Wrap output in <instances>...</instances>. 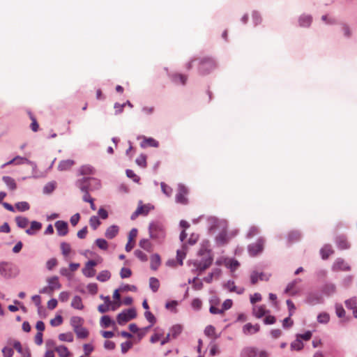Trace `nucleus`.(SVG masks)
Wrapping results in <instances>:
<instances>
[{
  "label": "nucleus",
  "instance_id": "f257e3e1",
  "mask_svg": "<svg viewBox=\"0 0 357 357\" xmlns=\"http://www.w3.org/2000/svg\"><path fill=\"white\" fill-rule=\"evenodd\" d=\"M209 248V242L205 241L202 243V248L199 251V255L202 256L201 260H196L194 266L199 271H204L207 269L213 262V257Z\"/></svg>",
  "mask_w": 357,
  "mask_h": 357
},
{
  "label": "nucleus",
  "instance_id": "f03ea898",
  "mask_svg": "<svg viewBox=\"0 0 357 357\" xmlns=\"http://www.w3.org/2000/svg\"><path fill=\"white\" fill-rule=\"evenodd\" d=\"M150 237L153 239L162 241L165 237V230L163 225L158 221L153 222L149 227Z\"/></svg>",
  "mask_w": 357,
  "mask_h": 357
},
{
  "label": "nucleus",
  "instance_id": "7ed1b4c3",
  "mask_svg": "<svg viewBox=\"0 0 357 357\" xmlns=\"http://www.w3.org/2000/svg\"><path fill=\"white\" fill-rule=\"evenodd\" d=\"M216 67L215 63L210 57L202 59L199 63V71L202 75H206L213 71Z\"/></svg>",
  "mask_w": 357,
  "mask_h": 357
},
{
  "label": "nucleus",
  "instance_id": "20e7f679",
  "mask_svg": "<svg viewBox=\"0 0 357 357\" xmlns=\"http://www.w3.org/2000/svg\"><path fill=\"white\" fill-rule=\"evenodd\" d=\"M89 182H93L95 183H98V181L93 178H84L82 181H79V188L80 190L84 192L83 196V200L86 202H89L91 200L93 199L91 197L88 191L89 190V186L86 185Z\"/></svg>",
  "mask_w": 357,
  "mask_h": 357
},
{
  "label": "nucleus",
  "instance_id": "39448f33",
  "mask_svg": "<svg viewBox=\"0 0 357 357\" xmlns=\"http://www.w3.org/2000/svg\"><path fill=\"white\" fill-rule=\"evenodd\" d=\"M137 312L135 309H128L119 313L117 316V321L120 325L124 324L128 321L135 318Z\"/></svg>",
  "mask_w": 357,
  "mask_h": 357
},
{
  "label": "nucleus",
  "instance_id": "423d86ee",
  "mask_svg": "<svg viewBox=\"0 0 357 357\" xmlns=\"http://www.w3.org/2000/svg\"><path fill=\"white\" fill-rule=\"evenodd\" d=\"M188 194V189L183 185H179L176 195V202L178 204L185 205L188 200L187 195Z\"/></svg>",
  "mask_w": 357,
  "mask_h": 357
},
{
  "label": "nucleus",
  "instance_id": "0eeeda50",
  "mask_svg": "<svg viewBox=\"0 0 357 357\" xmlns=\"http://www.w3.org/2000/svg\"><path fill=\"white\" fill-rule=\"evenodd\" d=\"M264 240L259 238L255 243L248 246V251L251 256L255 257L262 252L264 249Z\"/></svg>",
  "mask_w": 357,
  "mask_h": 357
},
{
  "label": "nucleus",
  "instance_id": "6e6552de",
  "mask_svg": "<svg viewBox=\"0 0 357 357\" xmlns=\"http://www.w3.org/2000/svg\"><path fill=\"white\" fill-rule=\"evenodd\" d=\"M271 277L270 274L264 273L263 272H258L257 271H253L250 273V282L251 284H256L259 280L261 281H268L269 280Z\"/></svg>",
  "mask_w": 357,
  "mask_h": 357
},
{
  "label": "nucleus",
  "instance_id": "1a4fd4ad",
  "mask_svg": "<svg viewBox=\"0 0 357 357\" xmlns=\"http://www.w3.org/2000/svg\"><path fill=\"white\" fill-rule=\"evenodd\" d=\"M98 264V261L95 260H90L85 264L84 268L82 269L83 274L88 278H92L96 274V270L93 268Z\"/></svg>",
  "mask_w": 357,
  "mask_h": 357
},
{
  "label": "nucleus",
  "instance_id": "9d476101",
  "mask_svg": "<svg viewBox=\"0 0 357 357\" xmlns=\"http://www.w3.org/2000/svg\"><path fill=\"white\" fill-rule=\"evenodd\" d=\"M55 227L59 236H64L68 233V223L63 220H58L55 222Z\"/></svg>",
  "mask_w": 357,
  "mask_h": 357
},
{
  "label": "nucleus",
  "instance_id": "9b49d317",
  "mask_svg": "<svg viewBox=\"0 0 357 357\" xmlns=\"http://www.w3.org/2000/svg\"><path fill=\"white\" fill-rule=\"evenodd\" d=\"M301 279H296L289 283L285 289V293L290 296L296 295L298 292V289L296 288V286L299 282H301Z\"/></svg>",
  "mask_w": 357,
  "mask_h": 357
},
{
  "label": "nucleus",
  "instance_id": "f8f14e48",
  "mask_svg": "<svg viewBox=\"0 0 357 357\" xmlns=\"http://www.w3.org/2000/svg\"><path fill=\"white\" fill-rule=\"evenodd\" d=\"M260 329V326L257 324L252 325L248 323L243 327V332L245 335H251L257 333Z\"/></svg>",
  "mask_w": 357,
  "mask_h": 357
},
{
  "label": "nucleus",
  "instance_id": "ddd939ff",
  "mask_svg": "<svg viewBox=\"0 0 357 357\" xmlns=\"http://www.w3.org/2000/svg\"><path fill=\"white\" fill-rule=\"evenodd\" d=\"M268 312L269 311L266 309L265 305H256L252 308L253 315L258 319L261 318Z\"/></svg>",
  "mask_w": 357,
  "mask_h": 357
},
{
  "label": "nucleus",
  "instance_id": "4468645a",
  "mask_svg": "<svg viewBox=\"0 0 357 357\" xmlns=\"http://www.w3.org/2000/svg\"><path fill=\"white\" fill-rule=\"evenodd\" d=\"M12 264L8 262H0V274L4 277L11 275Z\"/></svg>",
  "mask_w": 357,
  "mask_h": 357
},
{
  "label": "nucleus",
  "instance_id": "2eb2a0df",
  "mask_svg": "<svg viewBox=\"0 0 357 357\" xmlns=\"http://www.w3.org/2000/svg\"><path fill=\"white\" fill-rule=\"evenodd\" d=\"M119 227L116 225L109 226L105 231V236L108 239L114 238L118 234Z\"/></svg>",
  "mask_w": 357,
  "mask_h": 357
},
{
  "label": "nucleus",
  "instance_id": "dca6fc26",
  "mask_svg": "<svg viewBox=\"0 0 357 357\" xmlns=\"http://www.w3.org/2000/svg\"><path fill=\"white\" fill-rule=\"evenodd\" d=\"M47 282L48 283V286L53 290L59 289L61 287V284L59 281V278L57 276H52L47 278Z\"/></svg>",
  "mask_w": 357,
  "mask_h": 357
},
{
  "label": "nucleus",
  "instance_id": "f3484780",
  "mask_svg": "<svg viewBox=\"0 0 357 357\" xmlns=\"http://www.w3.org/2000/svg\"><path fill=\"white\" fill-rule=\"evenodd\" d=\"M41 228H42V224L40 222H37V221H32L31 222L30 228L26 229V233L28 235H33L37 231L40 230Z\"/></svg>",
  "mask_w": 357,
  "mask_h": 357
},
{
  "label": "nucleus",
  "instance_id": "a211bd4d",
  "mask_svg": "<svg viewBox=\"0 0 357 357\" xmlns=\"http://www.w3.org/2000/svg\"><path fill=\"white\" fill-rule=\"evenodd\" d=\"M225 287L230 292H236L238 294H242L245 291L243 287H237L233 281H228Z\"/></svg>",
  "mask_w": 357,
  "mask_h": 357
},
{
  "label": "nucleus",
  "instance_id": "6ab92c4d",
  "mask_svg": "<svg viewBox=\"0 0 357 357\" xmlns=\"http://www.w3.org/2000/svg\"><path fill=\"white\" fill-rule=\"evenodd\" d=\"M333 268L335 271H348L349 266L343 259H338L334 263Z\"/></svg>",
  "mask_w": 357,
  "mask_h": 357
},
{
  "label": "nucleus",
  "instance_id": "aec40b11",
  "mask_svg": "<svg viewBox=\"0 0 357 357\" xmlns=\"http://www.w3.org/2000/svg\"><path fill=\"white\" fill-rule=\"evenodd\" d=\"M141 147L146 148L147 146L158 147L159 143L158 141L151 137H144V140L141 142Z\"/></svg>",
  "mask_w": 357,
  "mask_h": 357
},
{
  "label": "nucleus",
  "instance_id": "412c9836",
  "mask_svg": "<svg viewBox=\"0 0 357 357\" xmlns=\"http://www.w3.org/2000/svg\"><path fill=\"white\" fill-rule=\"evenodd\" d=\"M150 208L149 206L142 205L137 207V210L133 213L131 216V218L133 220L139 215H147Z\"/></svg>",
  "mask_w": 357,
  "mask_h": 357
},
{
  "label": "nucleus",
  "instance_id": "4be33fe9",
  "mask_svg": "<svg viewBox=\"0 0 357 357\" xmlns=\"http://www.w3.org/2000/svg\"><path fill=\"white\" fill-rule=\"evenodd\" d=\"M29 162H30V161L27 158H23V157H20V156H16L15 158H14L11 160H10L8 162L5 163L3 165V167L7 166V165H13V164H15V165H22V164L29 163Z\"/></svg>",
  "mask_w": 357,
  "mask_h": 357
},
{
  "label": "nucleus",
  "instance_id": "5701e85b",
  "mask_svg": "<svg viewBox=\"0 0 357 357\" xmlns=\"http://www.w3.org/2000/svg\"><path fill=\"white\" fill-rule=\"evenodd\" d=\"M74 164H75V162L73 160H62L59 162V164L58 165V169L60 171L68 170L73 166Z\"/></svg>",
  "mask_w": 357,
  "mask_h": 357
},
{
  "label": "nucleus",
  "instance_id": "b1692460",
  "mask_svg": "<svg viewBox=\"0 0 357 357\" xmlns=\"http://www.w3.org/2000/svg\"><path fill=\"white\" fill-rule=\"evenodd\" d=\"M71 307L79 310H83L84 306L82 298L79 296H74L71 301Z\"/></svg>",
  "mask_w": 357,
  "mask_h": 357
},
{
  "label": "nucleus",
  "instance_id": "393cba45",
  "mask_svg": "<svg viewBox=\"0 0 357 357\" xmlns=\"http://www.w3.org/2000/svg\"><path fill=\"white\" fill-rule=\"evenodd\" d=\"M312 21V18L310 15H303L299 18V24L302 27H309Z\"/></svg>",
  "mask_w": 357,
  "mask_h": 357
},
{
  "label": "nucleus",
  "instance_id": "a878e982",
  "mask_svg": "<svg viewBox=\"0 0 357 357\" xmlns=\"http://www.w3.org/2000/svg\"><path fill=\"white\" fill-rule=\"evenodd\" d=\"M161 264L160 257L158 254H154L151 257V268L155 271Z\"/></svg>",
  "mask_w": 357,
  "mask_h": 357
},
{
  "label": "nucleus",
  "instance_id": "bb28decb",
  "mask_svg": "<svg viewBox=\"0 0 357 357\" xmlns=\"http://www.w3.org/2000/svg\"><path fill=\"white\" fill-rule=\"evenodd\" d=\"M54 351L58 353L60 357H69L70 355L68 349L63 345L56 347Z\"/></svg>",
  "mask_w": 357,
  "mask_h": 357
},
{
  "label": "nucleus",
  "instance_id": "cd10ccee",
  "mask_svg": "<svg viewBox=\"0 0 357 357\" xmlns=\"http://www.w3.org/2000/svg\"><path fill=\"white\" fill-rule=\"evenodd\" d=\"M2 180L6 184L10 190H15L17 188L15 181L10 176H3Z\"/></svg>",
  "mask_w": 357,
  "mask_h": 357
},
{
  "label": "nucleus",
  "instance_id": "c85d7f7f",
  "mask_svg": "<svg viewBox=\"0 0 357 357\" xmlns=\"http://www.w3.org/2000/svg\"><path fill=\"white\" fill-rule=\"evenodd\" d=\"M186 256V246L185 245H183L181 250H178L176 252V259L180 266L183 265V260L185 258Z\"/></svg>",
  "mask_w": 357,
  "mask_h": 357
},
{
  "label": "nucleus",
  "instance_id": "c756f323",
  "mask_svg": "<svg viewBox=\"0 0 357 357\" xmlns=\"http://www.w3.org/2000/svg\"><path fill=\"white\" fill-rule=\"evenodd\" d=\"M74 332L75 333L77 338H79V339H85L89 335V331L86 328H84L82 326L79 327L78 328H76L74 331Z\"/></svg>",
  "mask_w": 357,
  "mask_h": 357
},
{
  "label": "nucleus",
  "instance_id": "7c9ffc66",
  "mask_svg": "<svg viewBox=\"0 0 357 357\" xmlns=\"http://www.w3.org/2000/svg\"><path fill=\"white\" fill-rule=\"evenodd\" d=\"M183 327L181 325L176 324L173 326L169 334H170L172 339L176 338L182 332Z\"/></svg>",
  "mask_w": 357,
  "mask_h": 357
},
{
  "label": "nucleus",
  "instance_id": "2f4dec72",
  "mask_svg": "<svg viewBox=\"0 0 357 357\" xmlns=\"http://www.w3.org/2000/svg\"><path fill=\"white\" fill-rule=\"evenodd\" d=\"M84 320L79 317H73L70 319V324L75 331L76 328L81 327L83 324Z\"/></svg>",
  "mask_w": 357,
  "mask_h": 357
},
{
  "label": "nucleus",
  "instance_id": "473e14b6",
  "mask_svg": "<svg viewBox=\"0 0 357 357\" xmlns=\"http://www.w3.org/2000/svg\"><path fill=\"white\" fill-rule=\"evenodd\" d=\"M111 325H115V322L109 316L105 315L101 317L100 326L102 327L107 328Z\"/></svg>",
  "mask_w": 357,
  "mask_h": 357
},
{
  "label": "nucleus",
  "instance_id": "72a5a7b5",
  "mask_svg": "<svg viewBox=\"0 0 357 357\" xmlns=\"http://www.w3.org/2000/svg\"><path fill=\"white\" fill-rule=\"evenodd\" d=\"M59 340L62 342H72L74 340L73 334L71 332L61 333L59 335Z\"/></svg>",
  "mask_w": 357,
  "mask_h": 357
},
{
  "label": "nucleus",
  "instance_id": "f704fd0d",
  "mask_svg": "<svg viewBox=\"0 0 357 357\" xmlns=\"http://www.w3.org/2000/svg\"><path fill=\"white\" fill-rule=\"evenodd\" d=\"M17 225L20 228H26L29 225V220L25 217L18 216L15 218Z\"/></svg>",
  "mask_w": 357,
  "mask_h": 357
},
{
  "label": "nucleus",
  "instance_id": "c9c22d12",
  "mask_svg": "<svg viewBox=\"0 0 357 357\" xmlns=\"http://www.w3.org/2000/svg\"><path fill=\"white\" fill-rule=\"evenodd\" d=\"M304 344L303 342L296 337V340L291 343V350L301 351L303 349Z\"/></svg>",
  "mask_w": 357,
  "mask_h": 357
},
{
  "label": "nucleus",
  "instance_id": "e433bc0d",
  "mask_svg": "<svg viewBox=\"0 0 357 357\" xmlns=\"http://www.w3.org/2000/svg\"><path fill=\"white\" fill-rule=\"evenodd\" d=\"M172 81L175 83H181L182 84H185L187 81V77L182 74H174L172 76Z\"/></svg>",
  "mask_w": 357,
  "mask_h": 357
},
{
  "label": "nucleus",
  "instance_id": "4c0bfd02",
  "mask_svg": "<svg viewBox=\"0 0 357 357\" xmlns=\"http://www.w3.org/2000/svg\"><path fill=\"white\" fill-rule=\"evenodd\" d=\"M111 278V273L109 271H102L99 273L97 276V280L100 282H106Z\"/></svg>",
  "mask_w": 357,
  "mask_h": 357
},
{
  "label": "nucleus",
  "instance_id": "58836bf2",
  "mask_svg": "<svg viewBox=\"0 0 357 357\" xmlns=\"http://www.w3.org/2000/svg\"><path fill=\"white\" fill-rule=\"evenodd\" d=\"M333 253V250L331 245H325L321 250V254L322 256V258L324 259H327Z\"/></svg>",
  "mask_w": 357,
  "mask_h": 357
},
{
  "label": "nucleus",
  "instance_id": "ea45409f",
  "mask_svg": "<svg viewBox=\"0 0 357 357\" xmlns=\"http://www.w3.org/2000/svg\"><path fill=\"white\" fill-rule=\"evenodd\" d=\"M139 245L140 248H142V249L148 251V252H151V250H152V245L151 243V242L149 241V240L148 239H142L139 241Z\"/></svg>",
  "mask_w": 357,
  "mask_h": 357
},
{
  "label": "nucleus",
  "instance_id": "a19ab883",
  "mask_svg": "<svg viewBox=\"0 0 357 357\" xmlns=\"http://www.w3.org/2000/svg\"><path fill=\"white\" fill-rule=\"evenodd\" d=\"M149 287L153 292H156L160 287L159 280L154 277H151L149 279Z\"/></svg>",
  "mask_w": 357,
  "mask_h": 357
},
{
  "label": "nucleus",
  "instance_id": "79ce46f5",
  "mask_svg": "<svg viewBox=\"0 0 357 357\" xmlns=\"http://www.w3.org/2000/svg\"><path fill=\"white\" fill-rule=\"evenodd\" d=\"M79 172L82 175H91L94 173V169L91 165H86L80 167Z\"/></svg>",
  "mask_w": 357,
  "mask_h": 357
},
{
  "label": "nucleus",
  "instance_id": "37998d69",
  "mask_svg": "<svg viewBox=\"0 0 357 357\" xmlns=\"http://www.w3.org/2000/svg\"><path fill=\"white\" fill-rule=\"evenodd\" d=\"M337 246L341 250L347 249L349 248V244L346 238L342 236L337 238Z\"/></svg>",
  "mask_w": 357,
  "mask_h": 357
},
{
  "label": "nucleus",
  "instance_id": "c03bdc74",
  "mask_svg": "<svg viewBox=\"0 0 357 357\" xmlns=\"http://www.w3.org/2000/svg\"><path fill=\"white\" fill-rule=\"evenodd\" d=\"M60 248H61V250L62 255L64 257H68L69 255V254L70 253V252H71L70 245L68 243H66V242L61 243V245H60Z\"/></svg>",
  "mask_w": 357,
  "mask_h": 357
},
{
  "label": "nucleus",
  "instance_id": "a18cd8bd",
  "mask_svg": "<svg viewBox=\"0 0 357 357\" xmlns=\"http://www.w3.org/2000/svg\"><path fill=\"white\" fill-rule=\"evenodd\" d=\"M243 354L246 357H256L257 351L254 347H247L244 349Z\"/></svg>",
  "mask_w": 357,
  "mask_h": 357
},
{
  "label": "nucleus",
  "instance_id": "49530a36",
  "mask_svg": "<svg viewBox=\"0 0 357 357\" xmlns=\"http://www.w3.org/2000/svg\"><path fill=\"white\" fill-rule=\"evenodd\" d=\"M15 208L19 211H26L30 208V206L26 202H20L15 204Z\"/></svg>",
  "mask_w": 357,
  "mask_h": 357
},
{
  "label": "nucleus",
  "instance_id": "de8ad7c7",
  "mask_svg": "<svg viewBox=\"0 0 357 357\" xmlns=\"http://www.w3.org/2000/svg\"><path fill=\"white\" fill-rule=\"evenodd\" d=\"M204 333L206 336L211 338H216L215 328L211 325L207 326L204 330Z\"/></svg>",
  "mask_w": 357,
  "mask_h": 357
},
{
  "label": "nucleus",
  "instance_id": "09e8293b",
  "mask_svg": "<svg viewBox=\"0 0 357 357\" xmlns=\"http://www.w3.org/2000/svg\"><path fill=\"white\" fill-rule=\"evenodd\" d=\"M218 243L223 245L227 243V235L225 231H221L216 237Z\"/></svg>",
  "mask_w": 357,
  "mask_h": 357
},
{
  "label": "nucleus",
  "instance_id": "8fccbe9b",
  "mask_svg": "<svg viewBox=\"0 0 357 357\" xmlns=\"http://www.w3.org/2000/svg\"><path fill=\"white\" fill-rule=\"evenodd\" d=\"M330 316L326 312L320 313L317 317V321L320 324H326L329 321Z\"/></svg>",
  "mask_w": 357,
  "mask_h": 357
},
{
  "label": "nucleus",
  "instance_id": "3c124183",
  "mask_svg": "<svg viewBox=\"0 0 357 357\" xmlns=\"http://www.w3.org/2000/svg\"><path fill=\"white\" fill-rule=\"evenodd\" d=\"M96 244L101 250H107L108 249V243L103 238L96 239Z\"/></svg>",
  "mask_w": 357,
  "mask_h": 357
},
{
  "label": "nucleus",
  "instance_id": "603ef678",
  "mask_svg": "<svg viewBox=\"0 0 357 357\" xmlns=\"http://www.w3.org/2000/svg\"><path fill=\"white\" fill-rule=\"evenodd\" d=\"M100 221L99 220V218L96 216V215H93V216H91L90 218V220H89V224H90V226L93 229H96L99 225H100Z\"/></svg>",
  "mask_w": 357,
  "mask_h": 357
},
{
  "label": "nucleus",
  "instance_id": "864d4df0",
  "mask_svg": "<svg viewBox=\"0 0 357 357\" xmlns=\"http://www.w3.org/2000/svg\"><path fill=\"white\" fill-rule=\"evenodd\" d=\"M136 163L142 167H146V156L145 155H140L137 159H136Z\"/></svg>",
  "mask_w": 357,
  "mask_h": 357
},
{
  "label": "nucleus",
  "instance_id": "5fc2aeb1",
  "mask_svg": "<svg viewBox=\"0 0 357 357\" xmlns=\"http://www.w3.org/2000/svg\"><path fill=\"white\" fill-rule=\"evenodd\" d=\"M160 187L162 192L165 194L167 196H170L172 192V189L168 186L165 183L162 182L160 183Z\"/></svg>",
  "mask_w": 357,
  "mask_h": 357
},
{
  "label": "nucleus",
  "instance_id": "6e6d98bb",
  "mask_svg": "<svg viewBox=\"0 0 357 357\" xmlns=\"http://www.w3.org/2000/svg\"><path fill=\"white\" fill-rule=\"evenodd\" d=\"M63 323V318L61 315H57L55 318L50 320V324L52 326H60Z\"/></svg>",
  "mask_w": 357,
  "mask_h": 357
},
{
  "label": "nucleus",
  "instance_id": "4d7b16f0",
  "mask_svg": "<svg viewBox=\"0 0 357 357\" xmlns=\"http://www.w3.org/2000/svg\"><path fill=\"white\" fill-rule=\"evenodd\" d=\"M58 264L56 258H51L46 262V267L48 270H52Z\"/></svg>",
  "mask_w": 357,
  "mask_h": 357
},
{
  "label": "nucleus",
  "instance_id": "13d9d810",
  "mask_svg": "<svg viewBox=\"0 0 357 357\" xmlns=\"http://www.w3.org/2000/svg\"><path fill=\"white\" fill-rule=\"evenodd\" d=\"M132 347V343L130 341H126L125 342L121 343V352L123 354H126Z\"/></svg>",
  "mask_w": 357,
  "mask_h": 357
},
{
  "label": "nucleus",
  "instance_id": "bf43d9fd",
  "mask_svg": "<svg viewBox=\"0 0 357 357\" xmlns=\"http://www.w3.org/2000/svg\"><path fill=\"white\" fill-rule=\"evenodd\" d=\"M134 253L135 255L142 261H146L148 260L146 255L142 251L136 250Z\"/></svg>",
  "mask_w": 357,
  "mask_h": 357
},
{
  "label": "nucleus",
  "instance_id": "052dcab7",
  "mask_svg": "<svg viewBox=\"0 0 357 357\" xmlns=\"http://www.w3.org/2000/svg\"><path fill=\"white\" fill-rule=\"evenodd\" d=\"M356 299L355 298H351L345 301V305L347 308L349 309H355L356 307Z\"/></svg>",
  "mask_w": 357,
  "mask_h": 357
},
{
  "label": "nucleus",
  "instance_id": "680f3d73",
  "mask_svg": "<svg viewBox=\"0 0 357 357\" xmlns=\"http://www.w3.org/2000/svg\"><path fill=\"white\" fill-rule=\"evenodd\" d=\"M252 17L255 26L259 24L261 22V17L257 12L253 11L252 13Z\"/></svg>",
  "mask_w": 357,
  "mask_h": 357
},
{
  "label": "nucleus",
  "instance_id": "e2e57ef3",
  "mask_svg": "<svg viewBox=\"0 0 357 357\" xmlns=\"http://www.w3.org/2000/svg\"><path fill=\"white\" fill-rule=\"evenodd\" d=\"M132 275V271L130 268H122L120 272V275L122 278H128Z\"/></svg>",
  "mask_w": 357,
  "mask_h": 357
},
{
  "label": "nucleus",
  "instance_id": "0e129e2a",
  "mask_svg": "<svg viewBox=\"0 0 357 357\" xmlns=\"http://www.w3.org/2000/svg\"><path fill=\"white\" fill-rule=\"evenodd\" d=\"M29 115H30V118L32 121V122L31 123V128L33 132H36V131H38V128H39L38 123L36 118L31 113L29 114Z\"/></svg>",
  "mask_w": 357,
  "mask_h": 357
},
{
  "label": "nucleus",
  "instance_id": "69168bd1",
  "mask_svg": "<svg viewBox=\"0 0 357 357\" xmlns=\"http://www.w3.org/2000/svg\"><path fill=\"white\" fill-rule=\"evenodd\" d=\"M87 290L91 294H96L98 292V285L96 283H90L86 287Z\"/></svg>",
  "mask_w": 357,
  "mask_h": 357
},
{
  "label": "nucleus",
  "instance_id": "338daca9",
  "mask_svg": "<svg viewBox=\"0 0 357 357\" xmlns=\"http://www.w3.org/2000/svg\"><path fill=\"white\" fill-rule=\"evenodd\" d=\"M84 354L89 356L93 351V347L91 344H84L83 346Z\"/></svg>",
  "mask_w": 357,
  "mask_h": 357
},
{
  "label": "nucleus",
  "instance_id": "774afa93",
  "mask_svg": "<svg viewBox=\"0 0 357 357\" xmlns=\"http://www.w3.org/2000/svg\"><path fill=\"white\" fill-rule=\"evenodd\" d=\"M2 353L3 355V357H12L14 354V351L12 348L4 347L2 349Z\"/></svg>",
  "mask_w": 357,
  "mask_h": 357
}]
</instances>
